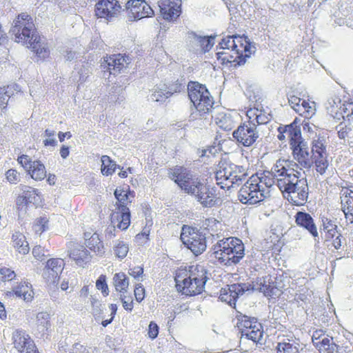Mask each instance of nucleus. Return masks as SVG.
Listing matches in <instances>:
<instances>
[{
  "label": "nucleus",
  "instance_id": "0eeeda50",
  "mask_svg": "<svg viewBox=\"0 0 353 353\" xmlns=\"http://www.w3.org/2000/svg\"><path fill=\"white\" fill-rule=\"evenodd\" d=\"M117 199L115 209L111 214V220L117 223V227L125 230L130 225V212L129 205L135 196L134 191L130 190L128 185L119 187L114 192Z\"/></svg>",
  "mask_w": 353,
  "mask_h": 353
},
{
  "label": "nucleus",
  "instance_id": "4be33fe9",
  "mask_svg": "<svg viewBox=\"0 0 353 353\" xmlns=\"http://www.w3.org/2000/svg\"><path fill=\"white\" fill-rule=\"evenodd\" d=\"M12 339L14 347L20 353H40L34 341L25 332H16Z\"/></svg>",
  "mask_w": 353,
  "mask_h": 353
},
{
  "label": "nucleus",
  "instance_id": "f704fd0d",
  "mask_svg": "<svg viewBox=\"0 0 353 353\" xmlns=\"http://www.w3.org/2000/svg\"><path fill=\"white\" fill-rule=\"evenodd\" d=\"M165 90V97H171L174 94L180 93L184 90V84L179 79L166 80L162 85Z\"/></svg>",
  "mask_w": 353,
  "mask_h": 353
},
{
  "label": "nucleus",
  "instance_id": "774afa93",
  "mask_svg": "<svg viewBox=\"0 0 353 353\" xmlns=\"http://www.w3.org/2000/svg\"><path fill=\"white\" fill-rule=\"evenodd\" d=\"M58 137H59V141L61 142H63L66 137L68 138H70L71 137V134H70V132H60L59 133V134H58Z\"/></svg>",
  "mask_w": 353,
  "mask_h": 353
},
{
  "label": "nucleus",
  "instance_id": "c9c22d12",
  "mask_svg": "<svg viewBox=\"0 0 353 353\" xmlns=\"http://www.w3.org/2000/svg\"><path fill=\"white\" fill-rule=\"evenodd\" d=\"M342 192L347 205V211L343 210L345 216L350 223H353V186L343 188Z\"/></svg>",
  "mask_w": 353,
  "mask_h": 353
},
{
  "label": "nucleus",
  "instance_id": "09e8293b",
  "mask_svg": "<svg viewBox=\"0 0 353 353\" xmlns=\"http://www.w3.org/2000/svg\"><path fill=\"white\" fill-rule=\"evenodd\" d=\"M314 159L316 172L321 174H324L328 166L327 157L321 156L320 157H314Z\"/></svg>",
  "mask_w": 353,
  "mask_h": 353
},
{
  "label": "nucleus",
  "instance_id": "c85d7f7f",
  "mask_svg": "<svg viewBox=\"0 0 353 353\" xmlns=\"http://www.w3.org/2000/svg\"><path fill=\"white\" fill-rule=\"evenodd\" d=\"M69 256L77 265L84 267L91 260V254L84 245H78L70 251Z\"/></svg>",
  "mask_w": 353,
  "mask_h": 353
},
{
  "label": "nucleus",
  "instance_id": "f3484780",
  "mask_svg": "<svg viewBox=\"0 0 353 353\" xmlns=\"http://www.w3.org/2000/svg\"><path fill=\"white\" fill-rule=\"evenodd\" d=\"M204 208H212L220 205L221 199L215 193V190L202 183L198 190L192 195Z\"/></svg>",
  "mask_w": 353,
  "mask_h": 353
},
{
  "label": "nucleus",
  "instance_id": "8fccbe9b",
  "mask_svg": "<svg viewBox=\"0 0 353 353\" xmlns=\"http://www.w3.org/2000/svg\"><path fill=\"white\" fill-rule=\"evenodd\" d=\"M30 201L28 199V196L24 191L22 195H19L16 199V205L19 211H26Z\"/></svg>",
  "mask_w": 353,
  "mask_h": 353
},
{
  "label": "nucleus",
  "instance_id": "6e6d98bb",
  "mask_svg": "<svg viewBox=\"0 0 353 353\" xmlns=\"http://www.w3.org/2000/svg\"><path fill=\"white\" fill-rule=\"evenodd\" d=\"M96 287L98 290H101L102 293L107 296L108 294V287L106 283L105 275H101L96 281Z\"/></svg>",
  "mask_w": 353,
  "mask_h": 353
},
{
  "label": "nucleus",
  "instance_id": "2f4dec72",
  "mask_svg": "<svg viewBox=\"0 0 353 353\" xmlns=\"http://www.w3.org/2000/svg\"><path fill=\"white\" fill-rule=\"evenodd\" d=\"M331 114L336 119L353 121V101H345L336 111L332 108Z\"/></svg>",
  "mask_w": 353,
  "mask_h": 353
},
{
  "label": "nucleus",
  "instance_id": "052dcab7",
  "mask_svg": "<svg viewBox=\"0 0 353 353\" xmlns=\"http://www.w3.org/2000/svg\"><path fill=\"white\" fill-rule=\"evenodd\" d=\"M32 254L39 261H43L45 258V249L41 245H36L32 249Z\"/></svg>",
  "mask_w": 353,
  "mask_h": 353
},
{
  "label": "nucleus",
  "instance_id": "7ed1b4c3",
  "mask_svg": "<svg viewBox=\"0 0 353 353\" xmlns=\"http://www.w3.org/2000/svg\"><path fill=\"white\" fill-rule=\"evenodd\" d=\"M208 279L207 270L201 265L181 266L174 273L176 290L187 296L201 294Z\"/></svg>",
  "mask_w": 353,
  "mask_h": 353
},
{
  "label": "nucleus",
  "instance_id": "bb28decb",
  "mask_svg": "<svg viewBox=\"0 0 353 353\" xmlns=\"http://www.w3.org/2000/svg\"><path fill=\"white\" fill-rule=\"evenodd\" d=\"M259 290L265 296L270 298H278L282 294V290L279 288L275 282L271 281L270 277L266 276L260 279Z\"/></svg>",
  "mask_w": 353,
  "mask_h": 353
},
{
  "label": "nucleus",
  "instance_id": "4d7b16f0",
  "mask_svg": "<svg viewBox=\"0 0 353 353\" xmlns=\"http://www.w3.org/2000/svg\"><path fill=\"white\" fill-rule=\"evenodd\" d=\"M165 90L163 85L161 88H157L152 94V99L155 101H162L169 97H165Z\"/></svg>",
  "mask_w": 353,
  "mask_h": 353
},
{
  "label": "nucleus",
  "instance_id": "b1692460",
  "mask_svg": "<svg viewBox=\"0 0 353 353\" xmlns=\"http://www.w3.org/2000/svg\"><path fill=\"white\" fill-rule=\"evenodd\" d=\"M290 148L292 151V155L299 163L304 167L307 168L310 165V154L306 143L303 140L291 143Z\"/></svg>",
  "mask_w": 353,
  "mask_h": 353
},
{
  "label": "nucleus",
  "instance_id": "c756f323",
  "mask_svg": "<svg viewBox=\"0 0 353 353\" xmlns=\"http://www.w3.org/2000/svg\"><path fill=\"white\" fill-rule=\"evenodd\" d=\"M15 294L17 296L23 299L26 302H30L34 298V291L30 284L21 281L16 285L12 292H6V295L11 296Z\"/></svg>",
  "mask_w": 353,
  "mask_h": 353
},
{
  "label": "nucleus",
  "instance_id": "cd10ccee",
  "mask_svg": "<svg viewBox=\"0 0 353 353\" xmlns=\"http://www.w3.org/2000/svg\"><path fill=\"white\" fill-rule=\"evenodd\" d=\"M319 332H315L312 336V341L318 348L319 353H337L338 346L333 342V338L323 337L321 340V335Z\"/></svg>",
  "mask_w": 353,
  "mask_h": 353
},
{
  "label": "nucleus",
  "instance_id": "412c9836",
  "mask_svg": "<svg viewBox=\"0 0 353 353\" xmlns=\"http://www.w3.org/2000/svg\"><path fill=\"white\" fill-rule=\"evenodd\" d=\"M160 12L166 21H174L181 14V0H160Z\"/></svg>",
  "mask_w": 353,
  "mask_h": 353
},
{
  "label": "nucleus",
  "instance_id": "5fc2aeb1",
  "mask_svg": "<svg viewBox=\"0 0 353 353\" xmlns=\"http://www.w3.org/2000/svg\"><path fill=\"white\" fill-rule=\"evenodd\" d=\"M0 275L3 281H12L16 277L14 271L6 267L0 269Z\"/></svg>",
  "mask_w": 353,
  "mask_h": 353
},
{
  "label": "nucleus",
  "instance_id": "2eb2a0df",
  "mask_svg": "<svg viewBox=\"0 0 353 353\" xmlns=\"http://www.w3.org/2000/svg\"><path fill=\"white\" fill-rule=\"evenodd\" d=\"M17 161L33 179L41 181L46 178V168L40 161H32L28 155L21 154L18 157Z\"/></svg>",
  "mask_w": 353,
  "mask_h": 353
},
{
  "label": "nucleus",
  "instance_id": "6ab92c4d",
  "mask_svg": "<svg viewBox=\"0 0 353 353\" xmlns=\"http://www.w3.org/2000/svg\"><path fill=\"white\" fill-rule=\"evenodd\" d=\"M83 244L90 252L95 256L102 257L105 254L104 243L97 232H85L83 233Z\"/></svg>",
  "mask_w": 353,
  "mask_h": 353
},
{
  "label": "nucleus",
  "instance_id": "5701e85b",
  "mask_svg": "<svg viewBox=\"0 0 353 353\" xmlns=\"http://www.w3.org/2000/svg\"><path fill=\"white\" fill-rule=\"evenodd\" d=\"M243 292L244 290L240 284L228 285L220 290L219 299L234 307L239 296Z\"/></svg>",
  "mask_w": 353,
  "mask_h": 353
},
{
  "label": "nucleus",
  "instance_id": "7c9ffc66",
  "mask_svg": "<svg viewBox=\"0 0 353 353\" xmlns=\"http://www.w3.org/2000/svg\"><path fill=\"white\" fill-rule=\"evenodd\" d=\"M296 223L306 229L313 236H318V231L314 223L313 218L307 212H298L295 215Z\"/></svg>",
  "mask_w": 353,
  "mask_h": 353
},
{
  "label": "nucleus",
  "instance_id": "f257e3e1",
  "mask_svg": "<svg viewBox=\"0 0 353 353\" xmlns=\"http://www.w3.org/2000/svg\"><path fill=\"white\" fill-rule=\"evenodd\" d=\"M285 160L276 161L274 172L277 179V186L284 197L292 204L303 205L308 198V185L305 179H299V172L289 168Z\"/></svg>",
  "mask_w": 353,
  "mask_h": 353
},
{
  "label": "nucleus",
  "instance_id": "a18cd8bd",
  "mask_svg": "<svg viewBox=\"0 0 353 353\" xmlns=\"http://www.w3.org/2000/svg\"><path fill=\"white\" fill-rule=\"evenodd\" d=\"M36 325L38 329L48 330L50 326V315L47 312H39L37 315Z\"/></svg>",
  "mask_w": 353,
  "mask_h": 353
},
{
  "label": "nucleus",
  "instance_id": "680f3d73",
  "mask_svg": "<svg viewBox=\"0 0 353 353\" xmlns=\"http://www.w3.org/2000/svg\"><path fill=\"white\" fill-rule=\"evenodd\" d=\"M325 241L330 239H333L334 236L340 234L337 230L336 225H331L330 228L328 230H325Z\"/></svg>",
  "mask_w": 353,
  "mask_h": 353
},
{
  "label": "nucleus",
  "instance_id": "603ef678",
  "mask_svg": "<svg viewBox=\"0 0 353 353\" xmlns=\"http://www.w3.org/2000/svg\"><path fill=\"white\" fill-rule=\"evenodd\" d=\"M199 46L203 52L209 51L213 46V38L204 37L199 39Z\"/></svg>",
  "mask_w": 353,
  "mask_h": 353
},
{
  "label": "nucleus",
  "instance_id": "bf43d9fd",
  "mask_svg": "<svg viewBox=\"0 0 353 353\" xmlns=\"http://www.w3.org/2000/svg\"><path fill=\"white\" fill-rule=\"evenodd\" d=\"M134 294L138 302L142 301L145 298V288L141 284H137L134 290Z\"/></svg>",
  "mask_w": 353,
  "mask_h": 353
},
{
  "label": "nucleus",
  "instance_id": "58836bf2",
  "mask_svg": "<svg viewBox=\"0 0 353 353\" xmlns=\"http://www.w3.org/2000/svg\"><path fill=\"white\" fill-rule=\"evenodd\" d=\"M112 281L117 292L120 294L127 292L129 286V279L125 273L118 272L114 274Z\"/></svg>",
  "mask_w": 353,
  "mask_h": 353
},
{
  "label": "nucleus",
  "instance_id": "13d9d810",
  "mask_svg": "<svg viewBox=\"0 0 353 353\" xmlns=\"http://www.w3.org/2000/svg\"><path fill=\"white\" fill-rule=\"evenodd\" d=\"M120 299L123 308L128 312H131L134 307L132 297L130 296H125V294H121Z\"/></svg>",
  "mask_w": 353,
  "mask_h": 353
},
{
  "label": "nucleus",
  "instance_id": "4c0bfd02",
  "mask_svg": "<svg viewBox=\"0 0 353 353\" xmlns=\"http://www.w3.org/2000/svg\"><path fill=\"white\" fill-rule=\"evenodd\" d=\"M338 137L341 139L352 141L353 139V121H343L336 128Z\"/></svg>",
  "mask_w": 353,
  "mask_h": 353
},
{
  "label": "nucleus",
  "instance_id": "423d86ee",
  "mask_svg": "<svg viewBox=\"0 0 353 353\" xmlns=\"http://www.w3.org/2000/svg\"><path fill=\"white\" fill-rule=\"evenodd\" d=\"M244 244L236 237L223 238L213 246V254L217 261L224 265L238 263L244 256Z\"/></svg>",
  "mask_w": 353,
  "mask_h": 353
},
{
  "label": "nucleus",
  "instance_id": "473e14b6",
  "mask_svg": "<svg viewBox=\"0 0 353 353\" xmlns=\"http://www.w3.org/2000/svg\"><path fill=\"white\" fill-rule=\"evenodd\" d=\"M11 243L19 254L26 255L30 251L29 243L23 232H14L11 237Z\"/></svg>",
  "mask_w": 353,
  "mask_h": 353
},
{
  "label": "nucleus",
  "instance_id": "79ce46f5",
  "mask_svg": "<svg viewBox=\"0 0 353 353\" xmlns=\"http://www.w3.org/2000/svg\"><path fill=\"white\" fill-rule=\"evenodd\" d=\"M49 219L46 216H41L34 220L32 230L36 234H41L48 229Z\"/></svg>",
  "mask_w": 353,
  "mask_h": 353
},
{
  "label": "nucleus",
  "instance_id": "f03ea898",
  "mask_svg": "<svg viewBox=\"0 0 353 353\" xmlns=\"http://www.w3.org/2000/svg\"><path fill=\"white\" fill-rule=\"evenodd\" d=\"M11 33L16 42L27 46L38 58L45 59L49 57L50 50L41 41V37L35 28L30 15L26 13L19 14L14 21Z\"/></svg>",
  "mask_w": 353,
  "mask_h": 353
},
{
  "label": "nucleus",
  "instance_id": "0e129e2a",
  "mask_svg": "<svg viewBox=\"0 0 353 353\" xmlns=\"http://www.w3.org/2000/svg\"><path fill=\"white\" fill-rule=\"evenodd\" d=\"M70 150L69 147L63 145L60 149V154L63 159H65L69 156Z\"/></svg>",
  "mask_w": 353,
  "mask_h": 353
},
{
  "label": "nucleus",
  "instance_id": "49530a36",
  "mask_svg": "<svg viewBox=\"0 0 353 353\" xmlns=\"http://www.w3.org/2000/svg\"><path fill=\"white\" fill-rule=\"evenodd\" d=\"M312 152L314 158L326 156V148L322 140L318 139L313 141Z\"/></svg>",
  "mask_w": 353,
  "mask_h": 353
},
{
  "label": "nucleus",
  "instance_id": "e2e57ef3",
  "mask_svg": "<svg viewBox=\"0 0 353 353\" xmlns=\"http://www.w3.org/2000/svg\"><path fill=\"white\" fill-rule=\"evenodd\" d=\"M143 273V268L141 266H135L132 268H130L128 271V274L135 279L142 276Z\"/></svg>",
  "mask_w": 353,
  "mask_h": 353
},
{
  "label": "nucleus",
  "instance_id": "de8ad7c7",
  "mask_svg": "<svg viewBox=\"0 0 353 353\" xmlns=\"http://www.w3.org/2000/svg\"><path fill=\"white\" fill-rule=\"evenodd\" d=\"M276 349L277 353H299L298 347L290 343H279Z\"/></svg>",
  "mask_w": 353,
  "mask_h": 353
},
{
  "label": "nucleus",
  "instance_id": "ddd939ff",
  "mask_svg": "<svg viewBox=\"0 0 353 353\" xmlns=\"http://www.w3.org/2000/svg\"><path fill=\"white\" fill-rule=\"evenodd\" d=\"M288 102L297 114L307 121L316 114V103L313 101L302 99L292 92L288 95Z\"/></svg>",
  "mask_w": 353,
  "mask_h": 353
},
{
  "label": "nucleus",
  "instance_id": "aec40b11",
  "mask_svg": "<svg viewBox=\"0 0 353 353\" xmlns=\"http://www.w3.org/2000/svg\"><path fill=\"white\" fill-rule=\"evenodd\" d=\"M121 10L117 0H98L95 5V14L99 18L108 19L117 16Z\"/></svg>",
  "mask_w": 353,
  "mask_h": 353
},
{
  "label": "nucleus",
  "instance_id": "6e6552de",
  "mask_svg": "<svg viewBox=\"0 0 353 353\" xmlns=\"http://www.w3.org/2000/svg\"><path fill=\"white\" fill-rule=\"evenodd\" d=\"M188 97L200 115L208 114L212 109L214 100L205 85L190 81L188 85Z\"/></svg>",
  "mask_w": 353,
  "mask_h": 353
},
{
  "label": "nucleus",
  "instance_id": "9d476101",
  "mask_svg": "<svg viewBox=\"0 0 353 353\" xmlns=\"http://www.w3.org/2000/svg\"><path fill=\"white\" fill-rule=\"evenodd\" d=\"M180 238L187 248L196 256L201 254L206 250V238L195 228L186 225H183Z\"/></svg>",
  "mask_w": 353,
  "mask_h": 353
},
{
  "label": "nucleus",
  "instance_id": "69168bd1",
  "mask_svg": "<svg viewBox=\"0 0 353 353\" xmlns=\"http://www.w3.org/2000/svg\"><path fill=\"white\" fill-rule=\"evenodd\" d=\"M89 294V287L88 285H84L79 292V297L84 299L88 297Z\"/></svg>",
  "mask_w": 353,
  "mask_h": 353
},
{
  "label": "nucleus",
  "instance_id": "20e7f679",
  "mask_svg": "<svg viewBox=\"0 0 353 353\" xmlns=\"http://www.w3.org/2000/svg\"><path fill=\"white\" fill-rule=\"evenodd\" d=\"M247 121L240 125L233 133L236 141L244 147L252 145L259 138L256 127L268 123L271 120V114L263 108H250L246 111Z\"/></svg>",
  "mask_w": 353,
  "mask_h": 353
},
{
  "label": "nucleus",
  "instance_id": "37998d69",
  "mask_svg": "<svg viewBox=\"0 0 353 353\" xmlns=\"http://www.w3.org/2000/svg\"><path fill=\"white\" fill-rule=\"evenodd\" d=\"M113 252L117 258L123 259L126 257L129 252V245L123 241H119L113 248Z\"/></svg>",
  "mask_w": 353,
  "mask_h": 353
},
{
  "label": "nucleus",
  "instance_id": "a19ab883",
  "mask_svg": "<svg viewBox=\"0 0 353 353\" xmlns=\"http://www.w3.org/2000/svg\"><path fill=\"white\" fill-rule=\"evenodd\" d=\"M101 172L103 176H110L114 173L117 165L112 161L108 155H103L101 157Z\"/></svg>",
  "mask_w": 353,
  "mask_h": 353
},
{
  "label": "nucleus",
  "instance_id": "39448f33",
  "mask_svg": "<svg viewBox=\"0 0 353 353\" xmlns=\"http://www.w3.org/2000/svg\"><path fill=\"white\" fill-rule=\"evenodd\" d=\"M273 183V179L265 173L252 175L239 191V201L244 204H256L263 201Z\"/></svg>",
  "mask_w": 353,
  "mask_h": 353
},
{
  "label": "nucleus",
  "instance_id": "4468645a",
  "mask_svg": "<svg viewBox=\"0 0 353 353\" xmlns=\"http://www.w3.org/2000/svg\"><path fill=\"white\" fill-rule=\"evenodd\" d=\"M64 267L63 259L61 258L49 259L46 262L43 276L46 283L49 285L57 286Z\"/></svg>",
  "mask_w": 353,
  "mask_h": 353
},
{
  "label": "nucleus",
  "instance_id": "1a4fd4ad",
  "mask_svg": "<svg viewBox=\"0 0 353 353\" xmlns=\"http://www.w3.org/2000/svg\"><path fill=\"white\" fill-rule=\"evenodd\" d=\"M170 179L174 181L185 193L193 195L202 185L201 180L184 166L176 165L168 171Z\"/></svg>",
  "mask_w": 353,
  "mask_h": 353
},
{
  "label": "nucleus",
  "instance_id": "dca6fc26",
  "mask_svg": "<svg viewBox=\"0 0 353 353\" xmlns=\"http://www.w3.org/2000/svg\"><path fill=\"white\" fill-rule=\"evenodd\" d=\"M129 17L134 20L152 17L154 12L145 0H130L126 3Z\"/></svg>",
  "mask_w": 353,
  "mask_h": 353
},
{
  "label": "nucleus",
  "instance_id": "864d4df0",
  "mask_svg": "<svg viewBox=\"0 0 353 353\" xmlns=\"http://www.w3.org/2000/svg\"><path fill=\"white\" fill-rule=\"evenodd\" d=\"M343 236L341 234H339L332 239H329L325 241L326 245L328 248H334L336 250H339L341 246V239Z\"/></svg>",
  "mask_w": 353,
  "mask_h": 353
},
{
  "label": "nucleus",
  "instance_id": "e433bc0d",
  "mask_svg": "<svg viewBox=\"0 0 353 353\" xmlns=\"http://www.w3.org/2000/svg\"><path fill=\"white\" fill-rule=\"evenodd\" d=\"M214 121L217 126L225 131H230L233 129L236 123L230 114L224 112L219 113L216 116Z\"/></svg>",
  "mask_w": 353,
  "mask_h": 353
},
{
  "label": "nucleus",
  "instance_id": "9b49d317",
  "mask_svg": "<svg viewBox=\"0 0 353 353\" xmlns=\"http://www.w3.org/2000/svg\"><path fill=\"white\" fill-rule=\"evenodd\" d=\"M220 46L225 48H232V52L239 57L241 61L249 57L252 53V43L245 35H229L223 37L219 42Z\"/></svg>",
  "mask_w": 353,
  "mask_h": 353
},
{
  "label": "nucleus",
  "instance_id": "393cba45",
  "mask_svg": "<svg viewBox=\"0 0 353 353\" xmlns=\"http://www.w3.org/2000/svg\"><path fill=\"white\" fill-rule=\"evenodd\" d=\"M108 65V69L110 73L120 72L128 67L130 63V58L126 54H114L106 56L104 59Z\"/></svg>",
  "mask_w": 353,
  "mask_h": 353
},
{
  "label": "nucleus",
  "instance_id": "72a5a7b5",
  "mask_svg": "<svg viewBox=\"0 0 353 353\" xmlns=\"http://www.w3.org/2000/svg\"><path fill=\"white\" fill-rule=\"evenodd\" d=\"M219 46V50L216 53V59L222 65L233 63L234 65L239 64L241 61L236 54L232 52V48H225L224 46Z\"/></svg>",
  "mask_w": 353,
  "mask_h": 353
},
{
  "label": "nucleus",
  "instance_id": "ea45409f",
  "mask_svg": "<svg viewBox=\"0 0 353 353\" xmlns=\"http://www.w3.org/2000/svg\"><path fill=\"white\" fill-rule=\"evenodd\" d=\"M203 225L205 230L212 236L218 235L223 230L221 222L214 217L206 219Z\"/></svg>",
  "mask_w": 353,
  "mask_h": 353
},
{
  "label": "nucleus",
  "instance_id": "a211bd4d",
  "mask_svg": "<svg viewBox=\"0 0 353 353\" xmlns=\"http://www.w3.org/2000/svg\"><path fill=\"white\" fill-rule=\"evenodd\" d=\"M300 123V119L296 117L290 124L279 126L277 135L279 140L285 141L288 137L290 145L302 140Z\"/></svg>",
  "mask_w": 353,
  "mask_h": 353
},
{
  "label": "nucleus",
  "instance_id": "f8f14e48",
  "mask_svg": "<svg viewBox=\"0 0 353 353\" xmlns=\"http://www.w3.org/2000/svg\"><path fill=\"white\" fill-rule=\"evenodd\" d=\"M244 174L236 165L229 164L219 167L215 173L216 184L221 189L229 190L234 184H238L243 179Z\"/></svg>",
  "mask_w": 353,
  "mask_h": 353
},
{
  "label": "nucleus",
  "instance_id": "c03bdc74",
  "mask_svg": "<svg viewBox=\"0 0 353 353\" xmlns=\"http://www.w3.org/2000/svg\"><path fill=\"white\" fill-rule=\"evenodd\" d=\"M26 194L28 196L30 203H32L36 207L42 204L43 197L38 190L30 187L29 189L26 191Z\"/></svg>",
  "mask_w": 353,
  "mask_h": 353
},
{
  "label": "nucleus",
  "instance_id": "3c124183",
  "mask_svg": "<svg viewBox=\"0 0 353 353\" xmlns=\"http://www.w3.org/2000/svg\"><path fill=\"white\" fill-rule=\"evenodd\" d=\"M7 181L11 184H17L20 181V174L15 169H10L6 172Z\"/></svg>",
  "mask_w": 353,
  "mask_h": 353
},
{
  "label": "nucleus",
  "instance_id": "338daca9",
  "mask_svg": "<svg viewBox=\"0 0 353 353\" xmlns=\"http://www.w3.org/2000/svg\"><path fill=\"white\" fill-rule=\"evenodd\" d=\"M7 317V313L5 309L4 305L0 302V319H6Z\"/></svg>",
  "mask_w": 353,
  "mask_h": 353
},
{
  "label": "nucleus",
  "instance_id": "a878e982",
  "mask_svg": "<svg viewBox=\"0 0 353 353\" xmlns=\"http://www.w3.org/2000/svg\"><path fill=\"white\" fill-rule=\"evenodd\" d=\"M236 327L239 331H261L263 326L261 323L254 317H250L246 315L239 314L236 315Z\"/></svg>",
  "mask_w": 353,
  "mask_h": 353
}]
</instances>
